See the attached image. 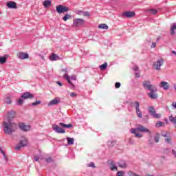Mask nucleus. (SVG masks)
I'll return each mask as SVG.
<instances>
[{"label": "nucleus", "instance_id": "obj_34", "mask_svg": "<svg viewBox=\"0 0 176 176\" xmlns=\"http://www.w3.org/2000/svg\"><path fill=\"white\" fill-rule=\"evenodd\" d=\"M132 134H135V137L137 138H142V135L141 133H137V131H135V133H132Z\"/></svg>", "mask_w": 176, "mask_h": 176}, {"label": "nucleus", "instance_id": "obj_49", "mask_svg": "<svg viewBox=\"0 0 176 176\" xmlns=\"http://www.w3.org/2000/svg\"><path fill=\"white\" fill-rule=\"evenodd\" d=\"M172 154L176 158V151L175 150H172Z\"/></svg>", "mask_w": 176, "mask_h": 176}, {"label": "nucleus", "instance_id": "obj_41", "mask_svg": "<svg viewBox=\"0 0 176 176\" xmlns=\"http://www.w3.org/2000/svg\"><path fill=\"white\" fill-rule=\"evenodd\" d=\"M154 140L155 142H159V140H160V138L159 137V134H156L155 136H154Z\"/></svg>", "mask_w": 176, "mask_h": 176}, {"label": "nucleus", "instance_id": "obj_26", "mask_svg": "<svg viewBox=\"0 0 176 176\" xmlns=\"http://www.w3.org/2000/svg\"><path fill=\"white\" fill-rule=\"evenodd\" d=\"M66 140L67 141L68 145H74V142L75 141V140L74 138H67Z\"/></svg>", "mask_w": 176, "mask_h": 176}, {"label": "nucleus", "instance_id": "obj_43", "mask_svg": "<svg viewBox=\"0 0 176 176\" xmlns=\"http://www.w3.org/2000/svg\"><path fill=\"white\" fill-rule=\"evenodd\" d=\"M6 104H12V100H10V98H6L4 100Z\"/></svg>", "mask_w": 176, "mask_h": 176}, {"label": "nucleus", "instance_id": "obj_58", "mask_svg": "<svg viewBox=\"0 0 176 176\" xmlns=\"http://www.w3.org/2000/svg\"><path fill=\"white\" fill-rule=\"evenodd\" d=\"M173 87H174L175 90L176 91V85L175 84L173 85Z\"/></svg>", "mask_w": 176, "mask_h": 176}, {"label": "nucleus", "instance_id": "obj_20", "mask_svg": "<svg viewBox=\"0 0 176 176\" xmlns=\"http://www.w3.org/2000/svg\"><path fill=\"white\" fill-rule=\"evenodd\" d=\"M131 107H132V108H135V111H137V109H140V102H132L131 103Z\"/></svg>", "mask_w": 176, "mask_h": 176}, {"label": "nucleus", "instance_id": "obj_31", "mask_svg": "<svg viewBox=\"0 0 176 176\" xmlns=\"http://www.w3.org/2000/svg\"><path fill=\"white\" fill-rule=\"evenodd\" d=\"M171 137H170V135L168 136H167L166 138H165V142H166V144H171Z\"/></svg>", "mask_w": 176, "mask_h": 176}, {"label": "nucleus", "instance_id": "obj_22", "mask_svg": "<svg viewBox=\"0 0 176 176\" xmlns=\"http://www.w3.org/2000/svg\"><path fill=\"white\" fill-rule=\"evenodd\" d=\"M52 5V0H45L43 2L44 8H49Z\"/></svg>", "mask_w": 176, "mask_h": 176}, {"label": "nucleus", "instance_id": "obj_48", "mask_svg": "<svg viewBox=\"0 0 176 176\" xmlns=\"http://www.w3.org/2000/svg\"><path fill=\"white\" fill-rule=\"evenodd\" d=\"M68 69L65 68V69H62V72H65V74H68Z\"/></svg>", "mask_w": 176, "mask_h": 176}, {"label": "nucleus", "instance_id": "obj_37", "mask_svg": "<svg viewBox=\"0 0 176 176\" xmlns=\"http://www.w3.org/2000/svg\"><path fill=\"white\" fill-rule=\"evenodd\" d=\"M82 16L85 17H90V12L87 11H84Z\"/></svg>", "mask_w": 176, "mask_h": 176}, {"label": "nucleus", "instance_id": "obj_13", "mask_svg": "<svg viewBox=\"0 0 176 176\" xmlns=\"http://www.w3.org/2000/svg\"><path fill=\"white\" fill-rule=\"evenodd\" d=\"M61 102V99L57 97L53 99L52 100L50 101L47 104L48 107H52V105H57V104H60Z\"/></svg>", "mask_w": 176, "mask_h": 176}, {"label": "nucleus", "instance_id": "obj_2", "mask_svg": "<svg viewBox=\"0 0 176 176\" xmlns=\"http://www.w3.org/2000/svg\"><path fill=\"white\" fill-rule=\"evenodd\" d=\"M3 129L6 134L12 135V134L16 131V129H17V124L13 121H4L3 124Z\"/></svg>", "mask_w": 176, "mask_h": 176}, {"label": "nucleus", "instance_id": "obj_19", "mask_svg": "<svg viewBox=\"0 0 176 176\" xmlns=\"http://www.w3.org/2000/svg\"><path fill=\"white\" fill-rule=\"evenodd\" d=\"M50 61H58V60H60V56L56 54H52L50 56Z\"/></svg>", "mask_w": 176, "mask_h": 176}, {"label": "nucleus", "instance_id": "obj_32", "mask_svg": "<svg viewBox=\"0 0 176 176\" xmlns=\"http://www.w3.org/2000/svg\"><path fill=\"white\" fill-rule=\"evenodd\" d=\"M45 163H47V164H50V163H53V158H52L51 157L45 158Z\"/></svg>", "mask_w": 176, "mask_h": 176}, {"label": "nucleus", "instance_id": "obj_16", "mask_svg": "<svg viewBox=\"0 0 176 176\" xmlns=\"http://www.w3.org/2000/svg\"><path fill=\"white\" fill-rule=\"evenodd\" d=\"M17 57L20 60H25V58H28L30 57V56L28 55V53L19 52L17 54Z\"/></svg>", "mask_w": 176, "mask_h": 176}, {"label": "nucleus", "instance_id": "obj_18", "mask_svg": "<svg viewBox=\"0 0 176 176\" xmlns=\"http://www.w3.org/2000/svg\"><path fill=\"white\" fill-rule=\"evenodd\" d=\"M122 16H126L127 19H131V17H134L135 16V12L127 11L122 13Z\"/></svg>", "mask_w": 176, "mask_h": 176}, {"label": "nucleus", "instance_id": "obj_57", "mask_svg": "<svg viewBox=\"0 0 176 176\" xmlns=\"http://www.w3.org/2000/svg\"><path fill=\"white\" fill-rule=\"evenodd\" d=\"M160 41V37L157 38V42H159Z\"/></svg>", "mask_w": 176, "mask_h": 176}, {"label": "nucleus", "instance_id": "obj_46", "mask_svg": "<svg viewBox=\"0 0 176 176\" xmlns=\"http://www.w3.org/2000/svg\"><path fill=\"white\" fill-rule=\"evenodd\" d=\"M132 69L133 71H138L140 69V68L138 67V66L135 65L132 67Z\"/></svg>", "mask_w": 176, "mask_h": 176}, {"label": "nucleus", "instance_id": "obj_25", "mask_svg": "<svg viewBox=\"0 0 176 176\" xmlns=\"http://www.w3.org/2000/svg\"><path fill=\"white\" fill-rule=\"evenodd\" d=\"M107 67H108V63L105 62L104 64L100 65L99 68L101 71H105L107 69Z\"/></svg>", "mask_w": 176, "mask_h": 176}, {"label": "nucleus", "instance_id": "obj_52", "mask_svg": "<svg viewBox=\"0 0 176 176\" xmlns=\"http://www.w3.org/2000/svg\"><path fill=\"white\" fill-rule=\"evenodd\" d=\"M129 144H131V145H133V144H134V140H133V139H130V140H129Z\"/></svg>", "mask_w": 176, "mask_h": 176}, {"label": "nucleus", "instance_id": "obj_36", "mask_svg": "<svg viewBox=\"0 0 176 176\" xmlns=\"http://www.w3.org/2000/svg\"><path fill=\"white\" fill-rule=\"evenodd\" d=\"M42 101L41 100H36L35 102L32 103V107H36V105H39V104H41Z\"/></svg>", "mask_w": 176, "mask_h": 176}, {"label": "nucleus", "instance_id": "obj_42", "mask_svg": "<svg viewBox=\"0 0 176 176\" xmlns=\"http://www.w3.org/2000/svg\"><path fill=\"white\" fill-rule=\"evenodd\" d=\"M124 171L120 170L117 173V176H124Z\"/></svg>", "mask_w": 176, "mask_h": 176}, {"label": "nucleus", "instance_id": "obj_6", "mask_svg": "<svg viewBox=\"0 0 176 176\" xmlns=\"http://www.w3.org/2000/svg\"><path fill=\"white\" fill-rule=\"evenodd\" d=\"M135 131H140V133H148V134H151L149 129L141 124H139L136 129L132 128L131 129V133H135Z\"/></svg>", "mask_w": 176, "mask_h": 176}, {"label": "nucleus", "instance_id": "obj_3", "mask_svg": "<svg viewBox=\"0 0 176 176\" xmlns=\"http://www.w3.org/2000/svg\"><path fill=\"white\" fill-rule=\"evenodd\" d=\"M61 127H63V129H72V127H74V125H72V124H66L63 122H60L59 125H52V129L54 130V131H55V133H57L58 134H65V130H64Z\"/></svg>", "mask_w": 176, "mask_h": 176}, {"label": "nucleus", "instance_id": "obj_17", "mask_svg": "<svg viewBox=\"0 0 176 176\" xmlns=\"http://www.w3.org/2000/svg\"><path fill=\"white\" fill-rule=\"evenodd\" d=\"M6 6H8L9 9H17V3L14 1H8L6 3Z\"/></svg>", "mask_w": 176, "mask_h": 176}, {"label": "nucleus", "instance_id": "obj_1", "mask_svg": "<svg viewBox=\"0 0 176 176\" xmlns=\"http://www.w3.org/2000/svg\"><path fill=\"white\" fill-rule=\"evenodd\" d=\"M142 86L145 90H148L150 92L147 94L149 98L151 100H156L157 98V88L156 86L152 85L150 80H145L142 82Z\"/></svg>", "mask_w": 176, "mask_h": 176}, {"label": "nucleus", "instance_id": "obj_28", "mask_svg": "<svg viewBox=\"0 0 176 176\" xmlns=\"http://www.w3.org/2000/svg\"><path fill=\"white\" fill-rule=\"evenodd\" d=\"M118 166L120 167V168H126L127 164H126V162H121L118 164Z\"/></svg>", "mask_w": 176, "mask_h": 176}, {"label": "nucleus", "instance_id": "obj_21", "mask_svg": "<svg viewBox=\"0 0 176 176\" xmlns=\"http://www.w3.org/2000/svg\"><path fill=\"white\" fill-rule=\"evenodd\" d=\"M109 167L112 171L118 170V166H116V164H115L113 162L110 163Z\"/></svg>", "mask_w": 176, "mask_h": 176}, {"label": "nucleus", "instance_id": "obj_8", "mask_svg": "<svg viewBox=\"0 0 176 176\" xmlns=\"http://www.w3.org/2000/svg\"><path fill=\"white\" fill-rule=\"evenodd\" d=\"M163 63H164V60L163 58H161L153 64V67L156 69V71H160L161 67L163 65Z\"/></svg>", "mask_w": 176, "mask_h": 176}, {"label": "nucleus", "instance_id": "obj_54", "mask_svg": "<svg viewBox=\"0 0 176 176\" xmlns=\"http://www.w3.org/2000/svg\"><path fill=\"white\" fill-rule=\"evenodd\" d=\"M56 84L58 85V86H60V87L63 86V83H61V82L60 81H57Z\"/></svg>", "mask_w": 176, "mask_h": 176}, {"label": "nucleus", "instance_id": "obj_39", "mask_svg": "<svg viewBox=\"0 0 176 176\" xmlns=\"http://www.w3.org/2000/svg\"><path fill=\"white\" fill-rule=\"evenodd\" d=\"M85 11H82V10H76V14H78L79 16H83V13Z\"/></svg>", "mask_w": 176, "mask_h": 176}, {"label": "nucleus", "instance_id": "obj_38", "mask_svg": "<svg viewBox=\"0 0 176 176\" xmlns=\"http://www.w3.org/2000/svg\"><path fill=\"white\" fill-rule=\"evenodd\" d=\"M149 12L151 14H156V13H157V10L151 9L149 10Z\"/></svg>", "mask_w": 176, "mask_h": 176}, {"label": "nucleus", "instance_id": "obj_51", "mask_svg": "<svg viewBox=\"0 0 176 176\" xmlns=\"http://www.w3.org/2000/svg\"><path fill=\"white\" fill-rule=\"evenodd\" d=\"M76 96V94H75L74 92H72V94H70V97H75Z\"/></svg>", "mask_w": 176, "mask_h": 176}, {"label": "nucleus", "instance_id": "obj_5", "mask_svg": "<svg viewBox=\"0 0 176 176\" xmlns=\"http://www.w3.org/2000/svg\"><path fill=\"white\" fill-rule=\"evenodd\" d=\"M63 78L65 79V80H67L69 83V85H70L71 86V89H75V85H74V83H72V80H76V76L73 74L72 76H68V73H65V74L63 75Z\"/></svg>", "mask_w": 176, "mask_h": 176}, {"label": "nucleus", "instance_id": "obj_55", "mask_svg": "<svg viewBox=\"0 0 176 176\" xmlns=\"http://www.w3.org/2000/svg\"><path fill=\"white\" fill-rule=\"evenodd\" d=\"M0 152L3 154V152H5L3 151V150H2V147H0Z\"/></svg>", "mask_w": 176, "mask_h": 176}, {"label": "nucleus", "instance_id": "obj_7", "mask_svg": "<svg viewBox=\"0 0 176 176\" xmlns=\"http://www.w3.org/2000/svg\"><path fill=\"white\" fill-rule=\"evenodd\" d=\"M148 113L153 117L155 118V119H160L162 118L161 114H157L156 113V110L153 107H148Z\"/></svg>", "mask_w": 176, "mask_h": 176}, {"label": "nucleus", "instance_id": "obj_56", "mask_svg": "<svg viewBox=\"0 0 176 176\" xmlns=\"http://www.w3.org/2000/svg\"><path fill=\"white\" fill-rule=\"evenodd\" d=\"M172 53H173V54H175V56H176V52L175 51H173Z\"/></svg>", "mask_w": 176, "mask_h": 176}, {"label": "nucleus", "instance_id": "obj_40", "mask_svg": "<svg viewBox=\"0 0 176 176\" xmlns=\"http://www.w3.org/2000/svg\"><path fill=\"white\" fill-rule=\"evenodd\" d=\"M161 135H162V137H165V138H167V137H168V135H170V134L168 133V132H162V133H161Z\"/></svg>", "mask_w": 176, "mask_h": 176}, {"label": "nucleus", "instance_id": "obj_4", "mask_svg": "<svg viewBox=\"0 0 176 176\" xmlns=\"http://www.w3.org/2000/svg\"><path fill=\"white\" fill-rule=\"evenodd\" d=\"M34 98V96L30 92H25L23 93L21 98L17 100L16 104L17 105H23L24 102L23 100H31Z\"/></svg>", "mask_w": 176, "mask_h": 176}, {"label": "nucleus", "instance_id": "obj_35", "mask_svg": "<svg viewBox=\"0 0 176 176\" xmlns=\"http://www.w3.org/2000/svg\"><path fill=\"white\" fill-rule=\"evenodd\" d=\"M87 167H92V168H96V165L94 164V162H90L87 164Z\"/></svg>", "mask_w": 176, "mask_h": 176}, {"label": "nucleus", "instance_id": "obj_15", "mask_svg": "<svg viewBox=\"0 0 176 176\" xmlns=\"http://www.w3.org/2000/svg\"><path fill=\"white\" fill-rule=\"evenodd\" d=\"M160 87L164 90H168V89H170V84L166 81H162L160 83Z\"/></svg>", "mask_w": 176, "mask_h": 176}, {"label": "nucleus", "instance_id": "obj_47", "mask_svg": "<svg viewBox=\"0 0 176 176\" xmlns=\"http://www.w3.org/2000/svg\"><path fill=\"white\" fill-rule=\"evenodd\" d=\"M34 162H39V157L34 156Z\"/></svg>", "mask_w": 176, "mask_h": 176}, {"label": "nucleus", "instance_id": "obj_53", "mask_svg": "<svg viewBox=\"0 0 176 176\" xmlns=\"http://www.w3.org/2000/svg\"><path fill=\"white\" fill-rule=\"evenodd\" d=\"M135 75L136 78H140V73H138V72L135 73Z\"/></svg>", "mask_w": 176, "mask_h": 176}, {"label": "nucleus", "instance_id": "obj_27", "mask_svg": "<svg viewBox=\"0 0 176 176\" xmlns=\"http://www.w3.org/2000/svg\"><path fill=\"white\" fill-rule=\"evenodd\" d=\"M136 111V114L138 115V116L140 118L142 119V112L141 111V110L140 109H138Z\"/></svg>", "mask_w": 176, "mask_h": 176}, {"label": "nucleus", "instance_id": "obj_33", "mask_svg": "<svg viewBox=\"0 0 176 176\" xmlns=\"http://www.w3.org/2000/svg\"><path fill=\"white\" fill-rule=\"evenodd\" d=\"M1 64H5L6 63V58L5 56H0Z\"/></svg>", "mask_w": 176, "mask_h": 176}, {"label": "nucleus", "instance_id": "obj_9", "mask_svg": "<svg viewBox=\"0 0 176 176\" xmlns=\"http://www.w3.org/2000/svg\"><path fill=\"white\" fill-rule=\"evenodd\" d=\"M69 10V8L64 6L63 5H59L56 6V12L59 14H62V13H65V12H68Z\"/></svg>", "mask_w": 176, "mask_h": 176}, {"label": "nucleus", "instance_id": "obj_45", "mask_svg": "<svg viewBox=\"0 0 176 176\" xmlns=\"http://www.w3.org/2000/svg\"><path fill=\"white\" fill-rule=\"evenodd\" d=\"M3 157L6 162H8V156H6V154H5V152H3Z\"/></svg>", "mask_w": 176, "mask_h": 176}, {"label": "nucleus", "instance_id": "obj_12", "mask_svg": "<svg viewBox=\"0 0 176 176\" xmlns=\"http://www.w3.org/2000/svg\"><path fill=\"white\" fill-rule=\"evenodd\" d=\"M85 24V20L82 19H76L74 20V27H82Z\"/></svg>", "mask_w": 176, "mask_h": 176}, {"label": "nucleus", "instance_id": "obj_10", "mask_svg": "<svg viewBox=\"0 0 176 176\" xmlns=\"http://www.w3.org/2000/svg\"><path fill=\"white\" fill-rule=\"evenodd\" d=\"M19 127L22 131H30L31 130V125L25 124L24 122L19 123Z\"/></svg>", "mask_w": 176, "mask_h": 176}, {"label": "nucleus", "instance_id": "obj_29", "mask_svg": "<svg viewBox=\"0 0 176 176\" xmlns=\"http://www.w3.org/2000/svg\"><path fill=\"white\" fill-rule=\"evenodd\" d=\"M164 126V122L162 121H157V122L155 124V127H162Z\"/></svg>", "mask_w": 176, "mask_h": 176}, {"label": "nucleus", "instance_id": "obj_24", "mask_svg": "<svg viewBox=\"0 0 176 176\" xmlns=\"http://www.w3.org/2000/svg\"><path fill=\"white\" fill-rule=\"evenodd\" d=\"M98 28H100V30H108V25L105 23H101L98 26Z\"/></svg>", "mask_w": 176, "mask_h": 176}, {"label": "nucleus", "instance_id": "obj_30", "mask_svg": "<svg viewBox=\"0 0 176 176\" xmlns=\"http://www.w3.org/2000/svg\"><path fill=\"white\" fill-rule=\"evenodd\" d=\"M72 18V16L71 14H67L63 16V21H67V20Z\"/></svg>", "mask_w": 176, "mask_h": 176}, {"label": "nucleus", "instance_id": "obj_11", "mask_svg": "<svg viewBox=\"0 0 176 176\" xmlns=\"http://www.w3.org/2000/svg\"><path fill=\"white\" fill-rule=\"evenodd\" d=\"M27 144H28V142L27 141V139H25L23 140H21L19 144L18 145H16L15 148L16 149V151H20V149H21V148H23L24 146H27Z\"/></svg>", "mask_w": 176, "mask_h": 176}, {"label": "nucleus", "instance_id": "obj_44", "mask_svg": "<svg viewBox=\"0 0 176 176\" xmlns=\"http://www.w3.org/2000/svg\"><path fill=\"white\" fill-rule=\"evenodd\" d=\"M120 86H122V85L120 84V82H116V84H115V87H116V89H119V87H120Z\"/></svg>", "mask_w": 176, "mask_h": 176}, {"label": "nucleus", "instance_id": "obj_23", "mask_svg": "<svg viewBox=\"0 0 176 176\" xmlns=\"http://www.w3.org/2000/svg\"><path fill=\"white\" fill-rule=\"evenodd\" d=\"M176 30V23H173L170 27V35H174Z\"/></svg>", "mask_w": 176, "mask_h": 176}, {"label": "nucleus", "instance_id": "obj_50", "mask_svg": "<svg viewBox=\"0 0 176 176\" xmlns=\"http://www.w3.org/2000/svg\"><path fill=\"white\" fill-rule=\"evenodd\" d=\"M156 47V43H153L151 45V49Z\"/></svg>", "mask_w": 176, "mask_h": 176}, {"label": "nucleus", "instance_id": "obj_14", "mask_svg": "<svg viewBox=\"0 0 176 176\" xmlns=\"http://www.w3.org/2000/svg\"><path fill=\"white\" fill-rule=\"evenodd\" d=\"M15 115H16V112H14V111L13 110H10L7 113V120H10V122H13L12 120Z\"/></svg>", "mask_w": 176, "mask_h": 176}]
</instances>
